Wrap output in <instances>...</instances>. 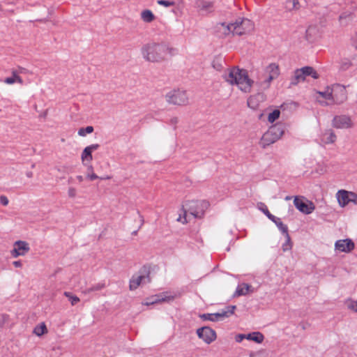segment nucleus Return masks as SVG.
<instances>
[{"label":"nucleus","mask_w":357,"mask_h":357,"mask_svg":"<svg viewBox=\"0 0 357 357\" xmlns=\"http://www.w3.org/2000/svg\"><path fill=\"white\" fill-rule=\"evenodd\" d=\"M165 98L167 102L175 105H185L188 103V97L185 91H171L166 94Z\"/></svg>","instance_id":"20e7f679"},{"label":"nucleus","mask_w":357,"mask_h":357,"mask_svg":"<svg viewBox=\"0 0 357 357\" xmlns=\"http://www.w3.org/2000/svg\"><path fill=\"white\" fill-rule=\"evenodd\" d=\"M4 82L8 84H13L15 82L22 84L23 80L19 75H17V74L15 71H13V76L6 78L4 80Z\"/></svg>","instance_id":"bb28decb"},{"label":"nucleus","mask_w":357,"mask_h":357,"mask_svg":"<svg viewBox=\"0 0 357 357\" xmlns=\"http://www.w3.org/2000/svg\"><path fill=\"white\" fill-rule=\"evenodd\" d=\"M139 215V218H140V220H141V222H141V225H143V223H144V219H143V217H142L141 215Z\"/></svg>","instance_id":"e2e57ef3"},{"label":"nucleus","mask_w":357,"mask_h":357,"mask_svg":"<svg viewBox=\"0 0 357 357\" xmlns=\"http://www.w3.org/2000/svg\"><path fill=\"white\" fill-rule=\"evenodd\" d=\"M349 308H350L351 310L355 311V312H357V302L356 301H352L349 305H348Z\"/></svg>","instance_id":"de8ad7c7"},{"label":"nucleus","mask_w":357,"mask_h":357,"mask_svg":"<svg viewBox=\"0 0 357 357\" xmlns=\"http://www.w3.org/2000/svg\"><path fill=\"white\" fill-rule=\"evenodd\" d=\"M351 66V63L349 60L348 59H346L344 61H342L341 62V65H340V69L342 70H347L350 66Z\"/></svg>","instance_id":"58836bf2"},{"label":"nucleus","mask_w":357,"mask_h":357,"mask_svg":"<svg viewBox=\"0 0 357 357\" xmlns=\"http://www.w3.org/2000/svg\"><path fill=\"white\" fill-rule=\"evenodd\" d=\"M291 199V197H289V196L286 197V199H287V200H289V199Z\"/></svg>","instance_id":"338daca9"},{"label":"nucleus","mask_w":357,"mask_h":357,"mask_svg":"<svg viewBox=\"0 0 357 357\" xmlns=\"http://www.w3.org/2000/svg\"><path fill=\"white\" fill-rule=\"evenodd\" d=\"M157 3L159 5L163 6L165 7H170V6H173L175 5L174 1H166V0H158L157 1Z\"/></svg>","instance_id":"4c0bfd02"},{"label":"nucleus","mask_w":357,"mask_h":357,"mask_svg":"<svg viewBox=\"0 0 357 357\" xmlns=\"http://www.w3.org/2000/svg\"><path fill=\"white\" fill-rule=\"evenodd\" d=\"M93 127L89 126L86 128H81L80 129H79L78 135L79 136L84 137L86 134H90V133L93 132Z\"/></svg>","instance_id":"72a5a7b5"},{"label":"nucleus","mask_w":357,"mask_h":357,"mask_svg":"<svg viewBox=\"0 0 357 357\" xmlns=\"http://www.w3.org/2000/svg\"><path fill=\"white\" fill-rule=\"evenodd\" d=\"M303 75L305 78L307 76H311L314 79H318L319 77V74L317 71L311 66H305L300 68Z\"/></svg>","instance_id":"aec40b11"},{"label":"nucleus","mask_w":357,"mask_h":357,"mask_svg":"<svg viewBox=\"0 0 357 357\" xmlns=\"http://www.w3.org/2000/svg\"><path fill=\"white\" fill-rule=\"evenodd\" d=\"M271 135L273 136L274 139H275L277 141L280 139L281 137H280L278 135L275 134V132H273V130H271V128H268V130L266 132V137H268L269 135Z\"/></svg>","instance_id":"79ce46f5"},{"label":"nucleus","mask_w":357,"mask_h":357,"mask_svg":"<svg viewBox=\"0 0 357 357\" xmlns=\"http://www.w3.org/2000/svg\"><path fill=\"white\" fill-rule=\"evenodd\" d=\"M8 202H9V201L6 196H5V195L0 196V203L3 206H7L8 204Z\"/></svg>","instance_id":"a18cd8bd"},{"label":"nucleus","mask_w":357,"mask_h":357,"mask_svg":"<svg viewBox=\"0 0 357 357\" xmlns=\"http://www.w3.org/2000/svg\"><path fill=\"white\" fill-rule=\"evenodd\" d=\"M196 7L202 11L212 13L213 11V2L206 0H197L196 1Z\"/></svg>","instance_id":"dca6fc26"},{"label":"nucleus","mask_w":357,"mask_h":357,"mask_svg":"<svg viewBox=\"0 0 357 357\" xmlns=\"http://www.w3.org/2000/svg\"><path fill=\"white\" fill-rule=\"evenodd\" d=\"M104 287H105L104 283H98V284L91 287L90 288L87 289L86 291L88 293H90L92 291L101 290Z\"/></svg>","instance_id":"f704fd0d"},{"label":"nucleus","mask_w":357,"mask_h":357,"mask_svg":"<svg viewBox=\"0 0 357 357\" xmlns=\"http://www.w3.org/2000/svg\"><path fill=\"white\" fill-rule=\"evenodd\" d=\"M264 100V94L263 93H257L253 96H250L248 100H247V106L253 109H256L259 107L260 103L263 102Z\"/></svg>","instance_id":"ddd939ff"},{"label":"nucleus","mask_w":357,"mask_h":357,"mask_svg":"<svg viewBox=\"0 0 357 357\" xmlns=\"http://www.w3.org/2000/svg\"><path fill=\"white\" fill-rule=\"evenodd\" d=\"M29 247L25 241H18L15 243V248L11 251V255L13 257L22 256L29 250Z\"/></svg>","instance_id":"9b49d317"},{"label":"nucleus","mask_w":357,"mask_h":357,"mask_svg":"<svg viewBox=\"0 0 357 357\" xmlns=\"http://www.w3.org/2000/svg\"><path fill=\"white\" fill-rule=\"evenodd\" d=\"M245 338V334H239L236 336L235 340L237 342H241Z\"/></svg>","instance_id":"09e8293b"},{"label":"nucleus","mask_w":357,"mask_h":357,"mask_svg":"<svg viewBox=\"0 0 357 357\" xmlns=\"http://www.w3.org/2000/svg\"><path fill=\"white\" fill-rule=\"evenodd\" d=\"M334 98L333 102L336 104H341L347 99V94L344 86L337 84L333 87Z\"/></svg>","instance_id":"9d476101"},{"label":"nucleus","mask_w":357,"mask_h":357,"mask_svg":"<svg viewBox=\"0 0 357 357\" xmlns=\"http://www.w3.org/2000/svg\"><path fill=\"white\" fill-rule=\"evenodd\" d=\"M64 296L68 298L72 305H75L79 302V298L70 292L65 291Z\"/></svg>","instance_id":"2f4dec72"},{"label":"nucleus","mask_w":357,"mask_h":357,"mask_svg":"<svg viewBox=\"0 0 357 357\" xmlns=\"http://www.w3.org/2000/svg\"><path fill=\"white\" fill-rule=\"evenodd\" d=\"M270 128H271L273 132H275L276 135L281 137L286 130V126L284 123L280 122L271 126Z\"/></svg>","instance_id":"4be33fe9"},{"label":"nucleus","mask_w":357,"mask_h":357,"mask_svg":"<svg viewBox=\"0 0 357 357\" xmlns=\"http://www.w3.org/2000/svg\"><path fill=\"white\" fill-rule=\"evenodd\" d=\"M294 204L296 208L304 214H310L315 209L314 203L307 199H305L303 197L298 198L296 197L294 200Z\"/></svg>","instance_id":"39448f33"},{"label":"nucleus","mask_w":357,"mask_h":357,"mask_svg":"<svg viewBox=\"0 0 357 357\" xmlns=\"http://www.w3.org/2000/svg\"><path fill=\"white\" fill-rule=\"evenodd\" d=\"M337 201L341 206H345L349 202L357 204V194L340 190L337 193Z\"/></svg>","instance_id":"423d86ee"},{"label":"nucleus","mask_w":357,"mask_h":357,"mask_svg":"<svg viewBox=\"0 0 357 357\" xmlns=\"http://www.w3.org/2000/svg\"><path fill=\"white\" fill-rule=\"evenodd\" d=\"M209 205V202L206 200L188 201L185 206L182 207L183 217L180 215L177 221L181 222L183 224L187 223L186 216L188 213L195 218H201L204 216Z\"/></svg>","instance_id":"f03ea898"},{"label":"nucleus","mask_w":357,"mask_h":357,"mask_svg":"<svg viewBox=\"0 0 357 357\" xmlns=\"http://www.w3.org/2000/svg\"><path fill=\"white\" fill-rule=\"evenodd\" d=\"M253 289H252V287L247 284V294L250 292H252Z\"/></svg>","instance_id":"13d9d810"},{"label":"nucleus","mask_w":357,"mask_h":357,"mask_svg":"<svg viewBox=\"0 0 357 357\" xmlns=\"http://www.w3.org/2000/svg\"><path fill=\"white\" fill-rule=\"evenodd\" d=\"M149 301H147L145 304L149 305H151V304H154V303H157L158 302H161V301H173L174 300V296H165V297H162L160 296H153L150 298H149Z\"/></svg>","instance_id":"412c9836"},{"label":"nucleus","mask_w":357,"mask_h":357,"mask_svg":"<svg viewBox=\"0 0 357 357\" xmlns=\"http://www.w3.org/2000/svg\"><path fill=\"white\" fill-rule=\"evenodd\" d=\"M199 317L201 319H202L204 321H215L213 313L202 314Z\"/></svg>","instance_id":"e433bc0d"},{"label":"nucleus","mask_w":357,"mask_h":357,"mask_svg":"<svg viewBox=\"0 0 357 357\" xmlns=\"http://www.w3.org/2000/svg\"><path fill=\"white\" fill-rule=\"evenodd\" d=\"M225 62L224 60L221 58V56L215 57L212 61V66L214 69L218 71H220L223 69L222 63Z\"/></svg>","instance_id":"7c9ffc66"},{"label":"nucleus","mask_w":357,"mask_h":357,"mask_svg":"<svg viewBox=\"0 0 357 357\" xmlns=\"http://www.w3.org/2000/svg\"><path fill=\"white\" fill-rule=\"evenodd\" d=\"M285 7L289 10H298L300 8L298 0H287Z\"/></svg>","instance_id":"c756f323"},{"label":"nucleus","mask_w":357,"mask_h":357,"mask_svg":"<svg viewBox=\"0 0 357 357\" xmlns=\"http://www.w3.org/2000/svg\"><path fill=\"white\" fill-rule=\"evenodd\" d=\"M333 127L339 129H346L353 127V123L347 115L335 116L333 120Z\"/></svg>","instance_id":"6e6552de"},{"label":"nucleus","mask_w":357,"mask_h":357,"mask_svg":"<svg viewBox=\"0 0 357 357\" xmlns=\"http://www.w3.org/2000/svg\"><path fill=\"white\" fill-rule=\"evenodd\" d=\"M260 354H261V352H257V353L251 352L249 356H250V357H257Z\"/></svg>","instance_id":"4d7b16f0"},{"label":"nucleus","mask_w":357,"mask_h":357,"mask_svg":"<svg viewBox=\"0 0 357 357\" xmlns=\"http://www.w3.org/2000/svg\"><path fill=\"white\" fill-rule=\"evenodd\" d=\"M224 80L231 86H236L242 91H245V70L234 66L222 75Z\"/></svg>","instance_id":"7ed1b4c3"},{"label":"nucleus","mask_w":357,"mask_h":357,"mask_svg":"<svg viewBox=\"0 0 357 357\" xmlns=\"http://www.w3.org/2000/svg\"><path fill=\"white\" fill-rule=\"evenodd\" d=\"M77 179L79 181V182H82L83 181V176H81V175H79L77 176Z\"/></svg>","instance_id":"052dcab7"},{"label":"nucleus","mask_w":357,"mask_h":357,"mask_svg":"<svg viewBox=\"0 0 357 357\" xmlns=\"http://www.w3.org/2000/svg\"><path fill=\"white\" fill-rule=\"evenodd\" d=\"M87 177H88L90 180H91V181H93V180H95V179H96V178H98V176L96 174H94V173H92V174H88V175H87Z\"/></svg>","instance_id":"603ef678"},{"label":"nucleus","mask_w":357,"mask_h":357,"mask_svg":"<svg viewBox=\"0 0 357 357\" xmlns=\"http://www.w3.org/2000/svg\"><path fill=\"white\" fill-rule=\"evenodd\" d=\"M175 50L167 47L164 43H149L143 45L141 52L143 58L149 62H161L165 59L169 52L173 54Z\"/></svg>","instance_id":"f257e3e1"},{"label":"nucleus","mask_w":357,"mask_h":357,"mask_svg":"<svg viewBox=\"0 0 357 357\" xmlns=\"http://www.w3.org/2000/svg\"><path fill=\"white\" fill-rule=\"evenodd\" d=\"M68 197L70 198H75L77 195V190L73 187H70L68 190Z\"/></svg>","instance_id":"ea45409f"},{"label":"nucleus","mask_w":357,"mask_h":357,"mask_svg":"<svg viewBox=\"0 0 357 357\" xmlns=\"http://www.w3.org/2000/svg\"><path fill=\"white\" fill-rule=\"evenodd\" d=\"M197 335L205 343L209 344L216 339V333L214 330L208 326H204L197 330Z\"/></svg>","instance_id":"0eeeda50"},{"label":"nucleus","mask_w":357,"mask_h":357,"mask_svg":"<svg viewBox=\"0 0 357 357\" xmlns=\"http://www.w3.org/2000/svg\"><path fill=\"white\" fill-rule=\"evenodd\" d=\"M151 282L149 273L146 275H134L130 280L129 289L131 291L135 290L142 284H146Z\"/></svg>","instance_id":"1a4fd4ad"},{"label":"nucleus","mask_w":357,"mask_h":357,"mask_svg":"<svg viewBox=\"0 0 357 357\" xmlns=\"http://www.w3.org/2000/svg\"><path fill=\"white\" fill-rule=\"evenodd\" d=\"M178 121V119L177 117H173L170 119V123L172 125H176Z\"/></svg>","instance_id":"864d4df0"},{"label":"nucleus","mask_w":357,"mask_h":357,"mask_svg":"<svg viewBox=\"0 0 357 357\" xmlns=\"http://www.w3.org/2000/svg\"><path fill=\"white\" fill-rule=\"evenodd\" d=\"M254 83V81L252 80L248 77V75H247V86H251L252 84Z\"/></svg>","instance_id":"5fc2aeb1"},{"label":"nucleus","mask_w":357,"mask_h":357,"mask_svg":"<svg viewBox=\"0 0 357 357\" xmlns=\"http://www.w3.org/2000/svg\"><path fill=\"white\" fill-rule=\"evenodd\" d=\"M276 79L274 75H268V77L265 79V82L269 84L273 79Z\"/></svg>","instance_id":"8fccbe9b"},{"label":"nucleus","mask_w":357,"mask_h":357,"mask_svg":"<svg viewBox=\"0 0 357 357\" xmlns=\"http://www.w3.org/2000/svg\"><path fill=\"white\" fill-rule=\"evenodd\" d=\"M343 16L342 15H340V20H341L342 19Z\"/></svg>","instance_id":"774afa93"},{"label":"nucleus","mask_w":357,"mask_h":357,"mask_svg":"<svg viewBox=\"0 0 357 357\" xmlns=\"http://www.w3.org/2000/svg\"><path fill=\"white\" fill-rule=\"evenodd\" d=\"M305 79L300 70V68L295 70L294 71V75L291 77L289 88L297 85L299 82H303Z\"/></svg>","instance_id":"a211bd4d"},{"label":"nucleus","mask_w":357,"mask_h":357,"mask_svg":"<svg viewBox=\"0 0 357 357\" xmlns=\"http://www.w3.org/2000/svg\"><path fill=\"white\" fill-rule=\"evenodd\" d=\"M243 20L240 22L236 21L225 26L228 32H232L233 35L241 36L244 33V29L242 26Z\"/></svg>","instance_id":"2eb2a0df"},{"label":"nucleus","mask_w":357,"mask_h":357,"mask_svg":"<svg viewBox=\"0 0 357 357\" xmlns=\"http://www.w3.org/2000/svg\"><path fill=\"white\" fill-rule=\"evenodd\" d=\"M255 29V24L254 23L247 19V32L248 31H252Z\"/></svg>","instance_id":"c03bdc74"},{"label":"nucleus","mask_w":357,"mask_h":357,"mask_svg":"<svg viewBox=\"0 0 357 357\" xmlns=\"http://www.w3.org/2000/svg\"><path fill=\"white\" fill-rule=\"evenodd\" d=\"M236 308V306L231 305L228 306L227 310H222L221 312L213 313L215 321H218L220 320H222L223 319L229 317L234 313V310Z\"/></svg>","instance_id":"f3484780"},{"label":"nucleus","mask_w":357,"mask_h":357,"mask_svg":"<svg viewBox=\"0 0 357 357\" xmlns=\"http://www.w3.org/2000/svg\"><path fill=\"white\" fill-rule=\"evenodd\" d=\"M241 295H244L243 288L241 286H238V287L236 288V290L234 292L233 296L236 297V296H241Z\"/></svg>","instance_id":"a19ab883"},{"label":"nucleus","mask_w":357,"mask_h":357,"mask_svg":"<svg viewBox=\"0 0 357 357\" xmlns=\"http://www.w3.org/2000/svg\"><path fill=\"white\" fill-rule=\"evenodd\" d=\"M267 218L271 220L272 222H273L274 223L276 222L277 220H278V218H277L275 217V215H272L271 213H270Z\"/></svg>","instance_id":"3c124183"},{"label":"nucleus","mask_w":357,"mask_h":357,"mask_svg":"<svg viewBox=\"0 0 357 357\" xmlns=\"http://www.w3.org/2000/svg\"><path fill=\"white\" fill-rule=\"evenodd\" d=\"M33 333L37 336H41L43 334L47 333V327H46V325L45 324V323L43 322V323L40 324L39 325L36 326L33 329Z\"/></svg>","instance_id":"c85d7f7f"},{"label":"nucleus","mask_w":357,"mask_h":357,"mask_svg":"<svg viewBox=\"0 0 357 357\" xmlns=\"http://www.w3.org/2000/svg\"><path fill=\"white\" fill-rule=\"evenodd\" d=\"M142 20L146 23L152 22L155 17L150 10H144L141 13Z\"/></svg>","instance_id":"b1692460"},{"label":"nucleus","mask_w":357,"mask_h":357,"mask_svg":"<svg viewBox=\"0 0 357 357\" xmlns=\"http://www.w3.org/2000/svg\"><path fill=\"white\" fill-rule=\"evenodd\" d=\"M280 115V111L279 109H274L273 112H271L268 116V121L270 123H273L275 121H276Z\"/></svg>","instance_id":"473e14b6"},{"label":"nucleus","mask_w":357,"mask_h":357,"mask_svg":"<svg viewBox=\"0 0 357 357\" xmlns=\"http://www.w3.org/2000/svg\"><path fill=\"white\" fill-rule=\"evenodd\" d=\"M261 206L259 207V209L264 213V215H266V216L267 217L271 213L270 211H268L267 206L264 204H262L261 203Z\"/></svg>","instance_id":"37998d69"},{"label":"nucleus","mask_w":357,"mask_h":357,"mask_svg":"<svg viewBox=\"0 0 357 357\" xmlns=\"http://www.w3.org/2000/svg\"><path fill=\"white\" fill-rule=\"evenodd\" d=\"M267 71L269 75H274L275 77H278L280 75L279 66L275 63H272L267 67Z\"/></svg>","instance_id":"cd10ccee"},{"label":"nucleus","mask_w":357,"mask_h":357,"mask_svg":"<svg viewBox=\"0 0 357 357\" xmlns=\"http://www.w3.org/2000/svg\"><path fill=\"white\" fill-rule=\"evenodd\" d=\"M99 147L98 144H93L85 147L81 155L82 162L86 160L91 162L93 160L92 152L96 151Z\"/></svg>","instance_id":"4468645a"},{"label":"nucleus","mask_w":357,"mask_h":357,"mask_svg":"<svg viewBox=\"0 0 357 357\" xmlns=\"http://www.w3.org/2000/svg\"><path fill=\"white\" fill-rule=\"evenodd\" d=\"M319 94L325 99L333 101V98H334L333 89H332V91L331 92H329V91L319 92Z\"/></svg>","instance_id":"c9c22d12"},{"label":"nucleus","mask_w":357,"mask_h":357,"mask_svg":"<svg viewBox=\"0 0 357 357\" xmlns=\"http://www.w3.org/2000/svg\"><path fill=\"white\" fill-rule=\"evenodd\" d=\"M269 136L266 137V132L263 135V136L261 137V141L259 142L260 144V146L265 149L266 146L275 143V142H277V140L275 139H274L273 136L271 135H268Z\"/></svg>","instance_id":"5701e85b"},{"label":"nucleus","mask_w":357,"mask_h":357,"mask_svg":"<svg viewBox=\"0 0 357 357\" xmlns=\"http://www.w3.org/2000/svg\"><path fill=\"white\" fill-rule=\"evenodd\" d=\"M310 30V27H309L307 30H306V36H305V38L307 40H309V38H308V33Z\"/></svg>","instance_id":"680f3d73"},{"label":"nucleus","mask_w":357,"mask_h":357,"mask_svg":"<svg viewBox=\"0 0 357 357\" xmlns=\"http://www.w3.org/2000/svg\"><path fill=\"white\" fill-rule=\"evenodd\" d=\"M72 181H73V178H72V177H70V178H68V183H71V182H72Z\"/></svg>","instance_id":"0e129e2a"},{"label":"nucleus","mask_w":357,"mask_h":357,"mask_svg":"<svg viewBox=\"0 0 357 357\" xmlns=\"http://www.w3.org/2000/svg\"><path fill=\"white\" fill-rule=\"evenodd\" d=\"M335 249L344 252H349L354 248V243L352 240L346 238L343 240H338L335 244Z\"/></svg>","instance_id":"f8f14e48"},{"label":"nucleus","mask_w":357,"mask_h":357,"mask_svg":"<svg viewBox=\"0 0 357 357\" xmlns=\"http://www.w3.org/2000/svg\"><path fill=\"white\" fill-rule=\"evenodd\" d=\"M137 231H134L132 233V235H136V234H137Z\"/></svg>","instance_id":"69168bd1"},{"label":"nucleus","mask_w":357,"mask_h":357,"mask_svg":"<svg viewBox=\"0 0 357 357\" xmlns=\"http://www.w3.org/2000/svg\"><path fill=\"white\" fill-rule=\"evenodd\" d=\"M264 340V335L259 331L247 333V340L252 341L257 344L261 343Z\"/></svg>","instance_id":"6ab92c4d"},{"label":"nucleus","mask_w":357,"mask_h":357,"mask_svg":"<svg viewBox=\"0 0 357 357\" xmlns=\"http://www.w3.org/2000/svg\"><path fill=\"white\" fill-rule=\"evenodd\" d=\"M13 264L15 267H21L22 266V264L20 261H15Z\"/></svg>","instance_id":"6e6d98bb"},{"label":"nucleus","mask_w":357,"mask_h":357,"mask_svg":"<svg viewBox=\"0 0 357 357\" xmlns=\"http://www.w3.org/2000/svg\"><path fill=\"white\" fill-rule=\"evenodd\" d=\"M291 248V241L289 243L287 242V240L282 245V249L284 251L289 250Z\"/></svg>","instance_id":"49530a36"},{"label":"nucleus","mask_w":357,"mask_h":357,"mask_svg":"<svg viewBox=\"0 0 357 357\" xmlns=\"http://www.w3.org/2000/svg\"><path fill=\"white\" fill-rule=\"evenodd\" d=\"M278 229L281 231V232L285 235V237L287 238V242H290V236L288 233V227L286 225H284L281 221L280 218H278V220L275 222Z\"/></svg>","instance_id":"a878e982"},{"label":"nucleus","mask_w":357,"mask_h":357,"mask_svg":"<svg viewBox=\"0 0 357 357\" xmlns=\"http://www.w3.org/2000/svg\"><path fill=\"white\" fill-rule=\"evenodd\" d=\"M336 138L337 137L332 130H326L323 135V141L326 144L333 143Z\"/></svg>","instance_id":"393cba45"},{"label":"nucleus","mask_w":357,"mask_h":357,"mask_svg":"<svg viewBox=\"0 0 357 357\" xmlns=\"http://www.w3.org/2000/svg\"><path fill=\"white\" fill-rule=\"evenodd\" d=\"M26 175L28 178H31L33 176V172H27L26 173Z\"/></svg>","instance_id":"bf43d9fd"}]
</instances>
